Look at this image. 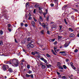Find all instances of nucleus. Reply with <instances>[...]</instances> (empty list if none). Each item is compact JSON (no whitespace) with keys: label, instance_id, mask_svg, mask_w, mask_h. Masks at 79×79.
<instances>
[{"label":"nucleus","instance_id":"nucleus-26","mask_svg":"<svg viewBox=\"0 0 79 79\" xmlns=\"http://www.w3.org/2000/svg\"><path fill=\"white\" fill-rule=\"evenodd\" d=\"M29 3H26V7L27 6H29Z\"/></svg>","mask_w":79,"mask_h":79},{"label":"nucleus","instance_id":"nucleus-1","mask_svg":"<svg viewBox=\"0 0 79 79\" xmlns=\"http://www.w3.org/2000/svg\"><path fill=\"white\" fill-rule=\"evenodd\" d=\"M10 64H12L13 66L16 67L19 64V61L16 59H14L10 60L9 62Z\"/></svg>","mask_w":79,"mask_h":79},{"label":"nucleus","instance_id":"nucleus-17","mask_svg":"<svg viewBox=\"0 0 79 79\" xmlns=\"http://www.w3.org/2000/svg\"><path fill=\"white\" fill-rule=\"evenodd\" d=\"M56 4H58V0H53Z\"/></svg>","mask_w":79,"mask_h":79},{"label":"nucleus","instance_id":"nucleus-12","mask_svg":"<svg viewBox=\"0 0 79 79\" xmlns=\"http://www.w3.org/2000/svg\"><path fill=\"white\" fill-rule=\"evenodd\" d=\"M69 31L71 32H73L74 31V30L72 29L71 28H69Z\"/></svg>","mask_w":79,"mask_h":79},{"label":"nucleus","instance_id":"nucleus-51","mask_svg":"<svg viewBox=\"0 0 79 79\" xmlns=\"http://www.w3.org/2000/svg\"><path fill=\"white\" fill-rule=\"evenodd\" d=\"M42 7H39V10H42Z\"/></svg>","mask_w":79,"mask_h":79},{"label":"nucleus","instance_id":"nucleus-30","mask_svg":"<svg viewBox=\"0 0 79 79\" xmlns=\"http://www.w3.org/2000/svg\"><path fill=\"white\" fill-rule=\"evenodd\" d=\"M47 57H49V58H50V55L48 54H47Z\"/></svg>","mask_w":79,"mask_h":79},{"label":"nucleus","instance_id":"nucleus-52","mask_svg":"<svg viewBox=\"0 0 79 79\" xmlns=\"http://www.w3.org/2000/svg\"><path fill=\"white\" fill-rule=\"evenodd\" d=\"M30 38H28L27 39V41H30Z\"/></svg>","mask_w":79,"mask_h":79},{"label":"nucleus","instance_id":"nucleus-55","mask_svg":"<svg viewBox=\"0 0 79 79\" xmlns=\"http://www.w3.org/2000/svg\"><path fill=\"white\" fill-rule=\"evenodd\" d=\"M21 26H23V25H24V23H21Z\"/></svg>","mask_w":79,"mask_h":79},{"label":"nucleus","instance_id":"nucleus-32","mask_svg":"<svg viewBox=\"0 0 79 79\" xmlns=\"http://www.w3.org/2000/svg\"><path fill=\"white\" fill-rule=\"evenodd\" d=\"M8 27L9 28L10 27H11V24H8Z\"/></svg>","mask_w":79,"mask_h":79},{"label":"nucleus","instance_id":"nucleus-42","mask_svg":"<svg viewBox=\"0 0 79 79\" xmlns=\"http://www.w3.org/2000/svg\"><path fill=\"white\" fill-rule=\"evenodd\" d=\"M62 79H65L66 78V76H64L62 77Z\"/></svg>","mask_w":79,"mask_h":79},{"label":"nucleus","instance_id":"nucleus-11","mask_svg":"<svg viewBox=\"0 0 79 79\" xmlns=\"http://www.w3.org/2000/svg\"><path fill=\"white\" fill-rule=\"evenodd\" d=\"M41 67H42V69H45V68H46V66H45V65H44L43 64L41 66Z\"/></svg>","mask_w":79,"mask_h":79},{"label":"nucleus","instance_id":"nucleus-33","mask_svg":"<svg viewBox=\"0 0 79 79\" xmlns=\"http://www.w3.org/2000/svg\"><path fill=\"white\" fill-rule=\"evenodd\" d=\"M77 52H78V50H77V49H76L74 50V52H75V53H76Z\"/></svg>","mask_w":79,"mask_h":79},{"label":"nucleus","instance_id":"nucleus-47","mask_svg":"<svg viewBox=\"0 0 79 79\" xmlns=\"http://www.w3.org/2000/svg\"><path fill=\"white\" fill-rule=\"evenodd\" d=\"M58 37H59V39H61V38L63 37L62 36H59Z\"/></svg>","mask_w":79,"mask_h":79},{"label":"nucleus","instance_id":"nucleus-56","mask_svg":"<svg viewBox=\"0 0 79 79\" xmlns=\"http://www.w3.org/2000/svg\"><path fill=\"white\" fill-rule=\"evenodd\" d=\"M15 42H16V43H18V41L16 40V39H15Z\"/></svg>","mask_w":79,"mask_h":79},{"label":"nucleus","instance_id":"nucleus-16","mask_svg":"<svg viewBox=\"0 0 79 79\" xmlns=\"http://www.w3.org/2000/svg\"><path fill=\"white\" fill-rule=\"evenodd\" d=\"M40 20V21H43V20L42 19V17L41 16H40L39 17Z\"/></svg>","mask_w":79,"mask_h":79},{"label":"nucleus","instance_id":"nucleus-44","mask_svg":"<svg viewBox=\"0 0 79 79\" xmlns=\"http://www.w3.org/2000/svg\"><path fill=\"white\" fill-rule=\"evenodd\" d=\"M54 45H56V44H57V42L55 41L54 42Z\"/></svg>","mask_w":79,"mask_h":79},{"label":"nucleus","instance_id":"nucleus-9","mask_svg":"<svg viewBox=\"0 0 79 79\" xmlns=\"http://www.w3.org/2000/svg\"><path fill=\"white\" fill-rule=\"evenodd\" d=\"M31 24L32 26H33V27H34V26H35V22H34V21H32L31 23Z\"/></svg>","mask_w":79,"mask_h":79},{"label":"nucleus","instance_id":"nucleus-27","mask_svg":"<svg viewBox=\"0 0 79 79\" xmlns=\"http://www.w3.org/2000/svg\"><path fill=\"white\" fill-rule=\"evenodd\" d=\"M64 21L65 24H68V23H67V22H66V19H64Z\"/></svg>","mask_w":79,"mask_h":79},{"label":"nucleus","instance_id":"nucleus-13","mask_svg":"<svg viewBox=\"0 0 79 79\" xmlns=\"http://www.w3.org/2000/svg\"><path fill=\"white\" fill-rule=\"evenodd\" d=\"M28 15L29 16V18H28V19L29 20H30L31 19H32V17H31V16H31V14H28Z\"/></svg>","mask_w":79,"mask_h":79},{"label":"nucleus","instance_id":"nucleus-40","mask_svg":"<svg viewBox=\"0 0 79 79\" xmlns=\"http://www.w3.org/2000/svg\"><path fill=\"white\" fill-rule=\"evenodd\" d=\"M44 30H42V31H41V33L42 34H44Z\"/></svg>","mask_w":79,"mask_h":79},{"label":"nucleus","instance_id":"nucleus-24","mask_svg":"<svg viewBox=\"0 0 79 79\" xmlns=\"http://www.w3.org/2000/svg\"><path fill=\"white\" fill-rule=\"evenodd\" d=\"M54 49L55 52H56V49H57V48H56V47H54Z\"/></svg>","mask_w":79,"mask_h":79},{"label":"nucleus","instance_id":"nucleus-28","mask_svg":"<svg viewBox=\"0 0 79 79\" xmlns=\"http://www.w3.org/2000/svg\"><path fill=\"white\" fill-rule=\"evenodd\" d=\"M46 20L47 21H48V20H49V17L48 16L47 17Z\"/></svg>","mask_w":79,"mask_h":79},{"label":"nucleus","instance_id":"nucleus-49","mask_svg":"<svg viewBox=\"0 0 79 79\" xmlns=\"http://www.w3.org/2000/svg\"><path fill=\"white\" fill-rule=\"evenodd\" d=\"M47 33L48 34H50V31H47Z\"/></svg>","mask_w":79,"mask_h":79},{"label":"nucleus","instance_id":"nucleus-46","mask_svg":"<svg viewBox=\"0 0 79 79\" xmlns=\"http://www.w3.org/2000/svg\"><path fill=\"white\" fill-rule=\"evenodd\" d=\"M39 64H40V65H41V66H42L43 65V63H42V62H40L39 63Z\"/></svg>","mask_w":79,"mask_h":79},{"label":"nucleus","instance_id":"nucleus-61","mask_svg":"<svg viewBox=\"0 0 79 79\" xmlns=\"http://www.w3.org/2000/svg\"><path fill=\"white\" fill-rule=\"evenodd\" d=\"M40 14H42V10H41L40 11Z\"/></svg>","mask_w":79,"mask_h":79},{"label":"nucleus","instance_id":"nucleus-22","mask_svg":"<svg viewBox=\"0 0 79 79\" xmlns=\"http://www.w3.org/2000/svg\"><path fill=\"white\" fill-rule=\"evenodd\" d=\"M0 33L1 35H2L3 33V32L2 31V30L0 31Z\"/></svg>","mask_w":79,"mask_h":79},{"label":"nucleus","instance_id":"nucleus-38","mask_svg":"<svg viewBox=\"0 0 79 79\" xmlns=\"http://www.w3.org/2000/svg\"><path fill=\"white\" fill-rule=\"evenodd\" d=\"M27 68L28 69H29V68H30V66L29 65H27Z\"/></svg>","mask_w":79,"mask_h":79},{"label":"nucleus","instance_id":"nucleus-36","mask_svg":"<svg viewBox=\"0 0 79 79\" xmlns=\"http://www.w3.org/2000/svg\"><path fill=\"white\" fill-rule=\"evenodd\" d=\"M32 73V71H31V70H29L28 72V73L29 74H31V73Z\"/></svg>","mask_w":79,"mask_h":79},{"label":"nucleus","instance_id":"nucleus-25","mask_svg":"<svg viewBox=\"0 0 79 79\" xmlns=\"http://www.w3.org/2000/svg\"><path fill=\"white\" fill-rule=\"evenodd\" d=\"M36 10L35 9H34L33 10V13H34V14H35L36 13Z\"/></svg>","mask_w":79,"mask_h":79},{"label":"nucleus","instance_id":"nucleus-45","mask_svg":"<svg viewBox=\"0 0 79 79\" xmlns=\"http://www.w3.org/2000/svg\"><path fill=\"white\" fill-rule=\"evenodd\" d=\"M8 30H9V32H11V28H8Z\"/></svg>","mask_w":79,"mask_h":79},{"label":"nucleus","instance_id":"nucleus-23","mask_svg":"<svg viewBox=\"0 0 79 79\" xmlns=\"http://www.w3.org/2000/svg\"><path fill=\"white\" fill-rule=\"evenodd\" d=\"M30 75L28 74H27L26 75V77H30Z\"/></svg>","mask_w":79,"mask_h":79},{"label":"nucleus","instance_id":"nucleus-64","mask_svg":"<svg viewBox=\"0 0 79 79\" xmlns=\"http://www.w3.org/2000/svg\"><path fill=\"white\" fill-rule=\"evenodd\" d=\"M77 37H79V33H78L77 35Z\"/></svg>","mask_w":79,"mask_h":79},{"label":"nucleus","instance_id":"nucleus-8","mask_svg":"<svg viewBox=\"0 0 79 79\" xmlns=\"http://www.w3.org/2000/svg\"><path fill=\"white\" fill-rule=\"evenodd\" d=\"M69 36L70 37H72L73 38V37H74V35L73 33L69 35Z\"/></svg>","mask_w":79,"mask_h":79},{"label":"nucleus","instance_id":"nucleus-35","mask_svg":"<svg viewBox=\"0 0 79 79\" xmlns=\"http://www.w3.org/2000/svg\"><path fill=\"white\" fill-rule=\"evenodd\" d=\"M73 63L72 62H71L70 63V66L72 67V66H73Z\"/></svg>","mask_w":79,"mask_h":79},{"label":"nucleus","instance_id":"nucleus-29","mask_svg":"<svg viewBox=\"0 0 79 79\" xmlns=\"http://www.w3.org/2000/svg\"><path fill=\"white\" fill-rule=\"evenodd\" d=\"M72 68L73 69H76V68L75 67H74V66L73 65V66H72Z\"/></svg>","mask_w":79,"mask_h":79},{"label":"nucleus","instance_id":"nucleus-54","mask_svg":"<svg viewBox=\"0 0 79 79\" xmlns=\"http://www.w3.org/2000/svg\"><path fill=\"white\" fill-rule=\"evenodd\" d=\"M25 27H27L28 26L27 24H25Z\"/></svg>","mask_w":79,"mask_h":79},{"label":"nucleus","instance_id":"nucleus-60","mask_svg":"<svg viewBox=\"0 0 79 79\" xmlns=\"http://www.w3.org/2000/svg\"><path fill=\"white\" fill-rule=\"evenodd\" d=\"M68 61H69V60L68 59H66V61H67V62H68Z\"/></svg>","mask_w":79,"mask_h":79},{"label":"nucleus","instance_id":"nucleus-14","mask_svg":"<svg viewBox=\"0 0 79 79\" xmlns=\"http://www.w3.org/2000/svg\"><path fill=\"white\" fill-rule=\"evenodd\" d=\"M63 67L64 68V69H66L67 68V67L65 65H63Z\"/></svg>","mask_w":79,"mask_h":79},{"label":"nucleus","instance_id":"nucleus-53","mask_svg":"<svg viewBox=\"0 0 79 79\" xmlns=\"http://www.w3.org/2000/svg\"><path fill=\"white\" fill-rule=\"evenodd\" d=\"M64 34H65V35H66V34H67L66 32V31H64Z\"/></svg>","mask_w":79,"mask_h":79},{"label":"nucleus","instance_id":"nucleus-18","mask_svg":"<svg viewBox=\"0 0 79 79\" xmlns=\"http://www.w3.org/2000/svg\"><path fill=\"white\" fill-rule=\"evenodd\" d=\"M59 69H63V67L61 65H60V66H59Z\"/></svg>","mask_w":79,"mask_h":79},{"label":"nucleus","instance_id":"nucleus-2","mask_svg":"<svg viewBox=\"0 0 79 79\" xmlns=\"http://www.w3.org/2000/svg\"><path fill=\"white\" fill-rule=\"evenodd\" d=\"M9 66L7 65H3V68L4 71H6V68H8Z\"/></svg>","mask_w":79,"mask_h":79},{"label":"nucleus","instance_id":"nucleus-31","mask_svg":"<svg viewBox=\"0 0 79 79\" xmlns=\"http://www.w3.org/2000/svg\"><path fill=\"white\" fill-rule=\"evenodd\" d=\"M38 6H39V5H35V8H37V7H38Z\"/></svg>","mask_w":79,"mask_h":79},{"label":"nucleus","instance_id":"nucleus-58","mask_svg":"<svg viewBox=\"0 0 79 79\" xmlns=\"http://www.w3.org/2000/svg\"><path fill=\"white\" fill-rule=\"evenodd\" d=\"M57 73L58 75H60V73L58 72H57Z\"/></svg>","mask_w":79,"mask_h":79},{"label":"nucleus","instance_id":"nucleus-19","mask_svg":"<svg viewBox=\"0 0 79 79\" xmlns=\"http://www.w3.org/2000/svg\"><path fill=\"white\" fill-rule=\"evenodd\" d=\"M61 65V64L60 63V62H58L57 63V66H58V67H59V66H60Z\"/></svg>","mask_w":79,"mask_h":79},{"label":"nucleus","instance_id":"nucleus-39","mask_svg":"<svg viewBox=\"0 0 79 79\" xmlns=\"http://www.w3.org/2000/svg\"><path fill=\"white\" fill-rule=\"evenodd\" d=\"M50 5L51 6H54V4H53V3H51L50 4Z\"/></svg>","mask_w":79,"mask_h":79},{"label":"nucleus","instance_id":"nucleus-4","mask_svg":"<svg viewBox=\"0 0 79 79\" xmlns=\"http://www.w3.org/2000/svg\"><path fill=\"white\" fill-rule=\"evenodd\" d=\"M39 24L40 26H43L44 28H45V23H43L42 24H41V23H40Z\"/></svg>","mask_w":79,"mask_h":79},{"label":"nucleus","instance_id":"nucleus-10","mask_svg":"<svg viewBox=\"0 0 79 79\" xmlns=\"http://www.w3.org/2000/svg\"><path fill=\"white\" fill-rule=\"evenodd\" d=\"M46 66H47V68H50V67H52V65L50 64H46Z\"/></svg>","mask_w":79,"mask_h":79},{"label":"nucleus","instance_id":"nucleus-50","mask_svg":"<svg viewBox=\"0 0 79 79\" xmlns=\"http://www.w3.org/2000/svg\"><path fill=\"white\" fill-rule=\"evenodd\" d=\"M34 21H35V22H37V19H35V18H34Z\"/></svg>","mask_w":79,"mask_h":79},{"label":"nucleus","instance_id":"nucleus-3","mask_svg":"<svg viewBox=\"0 0 79 79\" xmlns=\"http://www.w3.org/2000/svg\"><path fill=\"white\" fill-rule=\"evenodd\" d=\"M27 47L28 48H33L34 47V46L33 45V44H31V43H30V44H27Z\"/></svg>","mask_w":79,"mask_h":79},{"label":"nucleus","instance_id":"nucleus-5","mask_svg":"<svg viewBox=\"0 0 79 79\" xmlns=\"http://www.w3.org/2000/svg\"><path fill=\"white\" fill-rule=\"evenodd\" d=\"M40 60H42V61H44L45 63H47V60L45 59H44V58H40Z\"/></svg>","mask_w":79,"mask_h":79},{"label":"nucleus","instance_id":"nucleus-20","mask_svg":"<svg viewBox=\"0 0 79 79\" xmlns=\"http://www.w3.org/2000/svg\"><path fill=\"white\" fill-rule=\"evenodd\" d=\"M3 45V41L2 40L0 41V45L2 46Z\"/></svg>","mask_w":79,"mask_h":79},{"label":"nucleus","instance_id":"nucleus-62","mask_svg":"<svg viewBox=\"0 0 79 79\" xmlns=\"http://www.w3.org/2000/svg\"><path fill=\"white\" fill-rule=\"evenodd\" d=\"M56 50V52H58L59 50H58V49H57V50Z\"/></svg>","mask_w":79,"mask_h":79},{"label":"nucleus","instance_id":"nucleus-59","mask_svg":"<svg viewBox=\"0 0 79 79\" xmlns=\"http://www.w3.org/2000/svg\"><path fill=\"white\" fill-rule=\"evenodd\" d=\"M71 18H72V19H74V16H71Z\"/></svg>","mask_w":79,"mask_h":79},{"label":"nucleus","instance_id":"nucleus-41","mask_svg":"<svg viewBox=\"0 0 79 79\" xmlns=\"http://www.w3.org/2000/svg\"><path fill=\"white\" fill-rule=\"evenodd\" d=\"M43 14L44 15H47V13L45 12H44L43 13Z\"/></svg>","mask_w":79,"mask_h":79},{"label":"nucleus","instance_id":"nucleus-48","mask_svg":"<svg viewBox=\"0 0 79 79\" xmlns=\"http://www.w3.org/2000/svg\"><path fill=\"white\" fill-rule=\"evenodd\" d=\"M51 41H52V42H54V41H55V40L54 39H51Z\"/></svg>","mask_w":79,"mask_h":79},{"label":"nucleus","instance_id":"nucleus-57","mask_svg":"<svg viewBox=\"0 0 79 79\" xmlns=\"http://www.w3.org/2000/svg\"><path fill=\"white\" fill-rule=\"evenodd\" d=\"M52 53L54 55H56V54L55 53V52H52Z\"/></svg>","mask_w":79,"mask_h":79},{"label":"nucleus","instance_id":"nucleus-63","mask_svg":"<svg viewBox=\"0 0 79 79\" xmlns=\"http://www.w3.org/2000/svg\"><path fill=\"white\" fill-rule=\"evenodd\" d=\"M75 6H76V7H78V5H75Z\"/></svg>","mask_w":79,"mask_h":79},{"label":"nucleus","instance_id":"nucleus-34","mask_svg":"<svg viewBox=\"0 0 79 79\" xmlns=\"http://www.w3.org/2000/svg\"><path fill=\"white\" fill-rule=\"evenodd\" d=\"M31 54H32L33 55H35V52H32Z\"/></svg>","mask_w":79,"mask_h":79},{"label":"nucleus","instance_id":"nucleus-6","mask_svg":"<svg viewBox=\"0 0 79 79\" xmlns=\"http://www.w3.org/2000/svg\"><path fill=\"white\" fill-rule=\"evenodd\" d=\"M66 52L65 51H61L60 52V53H61L62 55H65L66 54Z\"/></svg>","mask_w":79,"mask_h":79},{"label":"nucleus","instance_id":"nucleus-15","mask_svg":"<svg viewBox=\"0 0 79 79\" xmlns=\"http://www.w3.org/2000/svg\"><path fill=\"white\" fill-rule=\"evenodd\" d=\"M9 71L10 73H11V72H13V70H12V69L10 68L9 69Z\"/></svg>","mask_w":79,"mask_h":79},{"label":"nucleus","instance_id":"nucleus-37","mask_svg":"<svg viewBox=\"0 0 79 79\" xmlns=\"http://www.w3.org/2000/svg\"><path fill=\"white\" fill-rule=\"evenodd\" d=\"M59 27L60 28V30H61V28H62V26H61V25Z\"/></svg>","mask_w":79,"mask_h":79},{"label":"nucleus","instance_id":"nucleus-7","mask_svg":"<svg viewBox=\"0 0 79 79\" xmlns=\"http://www.w3.org/2000/svg\"><path fill=\"white\" fill-rule=\"evenodd\" d=\"M69 44L68 43H66L64 44V47L65 48H66L68 47V46H69Z\"/></svg>","mask_w":79,"mask_h":79},{"label":"nucleus","instance_id":"nucleus-21","mask_svg":"<svg viewBox=\"0 0 79 79\" xmlns=\"http://www.w3.org/2000/svg\"><path fill=\"white\" fill-rule=\"evenodd\" d=\"M35 54L36 55H38L39 54V52H37V51H35Z\"/></svg>","mask_w":79,"mask_h":79},{"label":"nucleus","instance_id":"nucleus-43","mask_svg":"<svg viewBox=\"0 0 79 79\" xmlns=\"http://www.w3.org/2000/svg\"><path fill=\"white\" fill-rule=\"evenodd\" d=\"M30 76L31 78H33L34 77H33V75H30Z\"/></svg>","mask_w":79,"mask_h":79}]
</instances>
